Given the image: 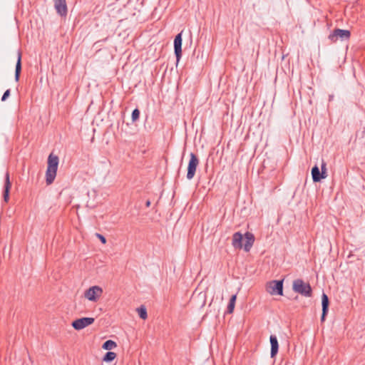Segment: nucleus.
<instances>
[{
  "instance_id": "nucleus-5",
  "label": "nucleus",
  "mask_w": 365,
  "mask_h": 365,
  "mask_svg": "<svg viewBox=\"0 0 365 365\" xmlns=\"http://www.w3.org/2000/svg\"><path fill=\"white\" fill-rule=\"evenodd\" d=\"M190 158L188 162L187 172L186 175L187 179L189 180L194 178L197 168L200 163L197 156L195 153H190Z\"/></svg>"
},
{
  "instance_id": "nucleus-14",
  "label": "nucleus",
  "mask_w": 365,
  "mask_h": 365,
  "mask_svg": "<svg viewBox=\"0 0 365 365\" xmlns=\"http://www.w3.org/2000/svg\"><path fill=\"white\" fill-rule=\"evenodd\" d=\"M21 72V52L20 50L17 52V61L15 68V81H19Z\"/></svg>"
},
{
  "instance_id": "nucleus-17",
  "label": "nucleus",
  "mask_w": 365,
  "mask_h": 365,
  "mask_svg": "<svg viewBox=\"0 0 365 365\" xmlns=\"http://www.w3.org/2000/svg\"><path fill=\"white\" fill-rule=\"evenodd\" d=\"M116 346V343L114 341L109 339L103 343L102 348L105 350H111L115 348Z\"/></svg>"
},
{
  "instance_id": "nucleus-9",
  "label": "nucleus",
  "mask_w": 365,
  "mask_h": 365,
  "mask_svg": "<svg viewBox=\"0 0 365 365\" xmlns=\"http://www.w3.org/2000/svg\"><path fill=\"white\" fill-rule=\"evenodd\" d=\"M95 321L93 317H82L74 320L71 325L76 330H81L92 324Z\"/></svg>"
},
{
  "instance_id": "nucleus-3",
  "label": "nucleus",
  "mask_w": 365,
  "mask_h": 365,
  "mask_svg": "<svg viewBox=\"0 0 365 365\" xmlns=\"http://www.w3.org/2000/svg\"><path fill=\"white\" fill-rule=\"evenodd\" d=\"M293 290L304 297L312 296V290L309 283H304L301 279H297L293 282Z\"/></svg>"
},
{
  "instance_id": "nucleus-19",
  "label": "nucleus",
  "mask_w": 365,
  "mask_h": 365,
  "mask_svg": "<svg viewBox=\"0 0 365 365\" xmlns=\"http://www.w3.org/2000/svg\"><path fill=\"white\" fill-rule=\"evenodd\" d=\"M116 357V354L113 351H108L103 356V361L106 362L112 361Z\"/></svg>"
},
{
  "instance_id": "nucleus-10",
  "label": "nucleus",
  "mask_w": 365,
  "mask_h": 365,
  "mask_svg": "<svg viewBox=\"0 0 365 365\" xmlns=\"http://www.w3.org/2000/svg\"><path fill=\"white\" fill-rule=\"evenodd\" d=\"M182 32L178 34L174 39V52L176 56L177 63L182 56Z\"/></svg>"
},
{
  "instance_id": "nucleus-23",
  "label": "nucleus",
  "mask_w": 365,
  "mask_h": 365,
  "mask_svg": "<svg viewBox=\"0 0 365 365\" xmlns=\"http://www.w3.org/2000/svg\"><path fill=\"white\" fill-rule=\"evenodd\" d=\"M328 314V311H326L325 313H324V310H322V316H321V321L324 322L325 320L326 316Z\"/></svg>"
},
{
  "instance_id": "nucleus-11",
  "label": "nucleus",
  "mask_w": 365,
  "mask_h": 365,
  "mask_svg": "<svg viewBox=\"0 0 365 365\" xmlns=\"http://www.w3.org/2000/svg\"><path fill=\"white\" fill-rule=\"evenodd\" d=\"M54 7L58 14L65 17L68 13V9L66 0H53Z\"/></svg>"
},
{
  "instance_id": "nucleus-18",
  "label": "nucleus",
  "mask_w": 365,
  "mask_h": 365,
  "mask_svg": "<svg viewBox=\"0 0 365 365\" xmlns=\"http://www.w3.org/2000/svg\"><path fill=\"white\" fill-rule=\"evenodd\" d=\"M138 315L142 319H145L148 317L147 309L145 306L142 305L137 309Z\"/></svg>"
},
{
  "instance_id": "nucleus-16",
  "label": "nucleus",
  "mask_w": 365,
  "mask_h": 365,
  "mask_svg": "<svg viewBox=\"0 0 365 365\" xmlns=\"http://www.w3.org/2000/svg\"><path fill=\"white\" fill-rule=\"evenodd\" d=\"M236 299H237V294L232 295V297L230 299V301H229V303L227 305V313L231 314L233 312Z\"/></svg>"
},
{
  "instance_id": "nucleus-25",
  "label": "nucleus",
  "mask_w": 365,
  "mask_h": 365,
  "mask_svg": "<svg viewBox=\"0 0 365 365\" xmlns=\"http://www.w3.org/2000/svg\"><path fill=\"white\" fill-rule=\"evenodd\" d=\"M150 204H151L150 200H148L145 202V206L148 207H150Z\"/></svg>"
},
{
  "instance_id": "nucleus-8",
  "label": "nucleus",
  "mask_w": 365,
  "mask_h": 365,
  "mask_svg": "<svg viewBox=\"0 0 365 365\" xmlns=\"http://www.w3.org/2000/svg\"><path fill=\"white\" fill-rule=\"evenodd\" d=\"M267 289L272 295H283V280H273L269 282Z\"/></svg>"
},
{
  "instance_id": "nucleus-1",
  "label": "nucleus",
  "mask_w": 365,
  "mask_h": 365,
  "mask_svg": "<svg viewBox=\"0 0 365 365\" xmlns=\"http://www.w3.org/2000/svg\"><path fill=\"white\" fill-rule=\"evenodd\" d=\"M245 243L243 245V235L241 232H237L232 236V246L236 249H242V247L246 252H249L255 242V236L252 233L247 232L245 234Z\"/></svg>"
},
{
  "instance_id": "nucleus-15",
  "label": "nucleus",
  "mask_w": 365,
  "mask_h": 365,
  "mask_svg": "<svg viewBox=\"0 0 365 365\" xmlns=\"http://www.w3.org/2000/svg\"><path fill=\"white\" fill-rule=\"evenodd\" d=\"M329 299L328 296L325 293H322V310H324V313H325L326 311H329Z\"/></svg>"
},
{
  "instance_id": "nucleus-2",
  "label": "nucleus",
  "mask_w": 365,
  "mask_h": 365,
  "mask_svg": "<svg viewBox=\"0 0 365 365\" xmlns=\"http://www.w3.org/2000/svg\"><path fill=\"white\" fill-rule=\"evenodd\" d=\"M59 159L57 155L51 153L48 158V165L46 172V181L47 185L51 184L56 176Z\"/></svg>"
},
{
  "instance_id": "nucleus-13",
  "label": "nucleus",
  "mask_w": 365,
  "mask_h": 365,
  "mask_svg": "<svg viewBox=\"0 0 365 365\" xmlns=\"http://www.w3.org/2000/svg\"><path fill=\"white\" fill-rule=\"evenodd\" d=\"M269 341L271 344L270 356L271 358H274L278 353L279 343L275 335H271L269 337Z\"/></svg>"
},
{
  "instance_id": "nucleus-12",
  "label": "nucleus",
  "mask_w": 365,
  "mask_h": 365,
  "mask_svg": "<svg viewBox=\"0 0 365 365\" xmlns=\"http://www.w3.org/2000/svg\"><path fill=\"white\" fill-rule=\"evenodd\" d=\"M11 187V182L10 181V175L7 171L5 174V182L4 186L3 197L6 202H8L9 200V193Z\"/></svg>"
},
{
  "instance_id": "nucleus-7",
  "label": "nucleus",
  "mask_w": 365,
  "mask_h": 365,
  "mask_svg": "<svg viewBox=\"0 0 365 365\" xmlns=\"http://www.w3.org/2000/svg\"><path fill=\"white\" fill-rule=\"evenodd\" d=\"M351 36V32L349 30L335 29L328 36L331 42H336L338 38L341 40H347Z\"/></svg>"
},
{
  "instance_id": "nucleus-20",
  "label": "nucleus",
  "mask_w": 365,
  "mask_h": 365,
  "mask_svg": "<svg viewBox=\"0 0 365 365\" xmlns=\"http://www.w3.org/2000/svg\"><path fill=\"white\" fill-rule=\"evenodd\" d=\"M140 117V110L138 108H135L131 114V118L132 121L135 122Z\"/></svg>"
},
{
  "instance_id": "nucleus-22",
  "label": "nucleus",
  "mask_w": 365,
  "mask_h": 365,
  "mask_svg": "<svg viewBox=\"0 0 365 365\" xmlns=\"http://www.w3.org/2000/svg\"><path fill=\"white\" fill-rule=\"evenodd\" d=\"M96 236L101 240V242L103 244L106 243V239L103 235H102L101 234H99V233H96Z\"/></svg>"
},
{
  "instance_id": "nucleus-6",
  "label": "nucleus",
  "mask_w": 365,
  "mask_h": 365,
  "mask_svg": "<svg viewBox=\"0 0 365 365\" xmlns=\"http://www.w3.org/2000/svg\"><path fill=\"white\" fill-rule=\"evenodd\" d=\"M103 294V289L99 286H93L86 290L84 297L88 300L96 302Z\"/></svg>"
},
{
  "instance_id": "nucleus-4",
  "label": "nucleus",
  "mask_w": 365,
  "mask_h": 365,
  "mask_svg": "<svg viewBox=\"0 0 365 365\" xmlns=\"http://www.w3.org/2000/svg\"><path fill=\"white\" fill-rule=\"evenodd\" d=\"M312 176L313 182H320L322 179H324L327 176V163L324 162V160H322L321 164V171L319 170V168L317 165H315L312 168Z\"/></svg>"
},
{
  "instance_id": "nucleus-21",
  "label": "nucleus",
  "mask_w": 365,
  "mask_h": 365,
  "mask_svg": "<svg viewBox=\"0 0 365 365\" xmlns=\"http://www.w3.org/2000/svg\"><path fill=\"white\" fill-rule=\"evenodd\" d=\"M10 93H11V90L10 89H7L3 94L2 97H1V101H5L10 96Z\"/></svg>"
},
{
  "instance_id": "nucleus-24",
  "label": "nucleus",
  "mask_w": 365,
  "mask_h": 365,
  "mask_svg": "<svg viewBox=\"0 0 365 365\" xmlns=\"http://www.w3.org/2000/svg\"><path fill=\"white\" fill-rule=\"evenodd\" d=\"M334 98V94H330V95H329V101H333Z\"/></svg>"
}]
</instances>
